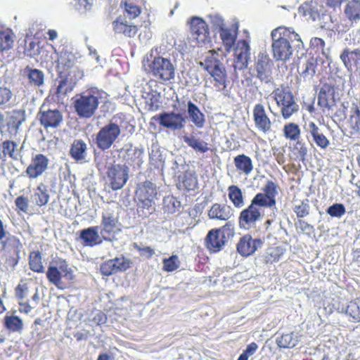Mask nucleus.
<instances>
[{
  "label": "nucleus",
  "instance_id": "nucleus-1",
  "mask_svg": "<svg viewBox=\"0 0 360 360\" xmlns=\"http://www.w3.org/2000/svg\"><path fill=\"white\" fill-rule=\"evenodd\" d=\"M271 50L274 58L276 61L288 62L292 58L293 49L292 44L297 41V45L303 46L298 34L289 28L279 27L271 32Z\"/></svg>",
  "mask_w": 360,
  "mask_h": 360
},
{
  "label": "nucleus",
  "instance_id": "nucleus-2",
  "mask_svg": "<svg viewBox=\"0 0 360 360\" xmlns=\"http://www.w3.org/2000/svg\"><path fill=\"white\" fill-rule=\"evenodd\" d=\"M101 99V93L91 89L77 95L74 101V108L80 118H91L96 112Z\"/></svg>",
  "mask_w": 360,
  "mask_h": 360
},
{
  "label": "nucleus",
  "instance_id": "nucleus-3",
  "mask_svg": "<svg viewBox=\"0 0 360 360\" xmlns=\"http://www.w3.org/2000/svg\"><path fill=\"white\" fill-rule=\"evenodd\" d=\"M199 65L213 77L214 86L219 90L226 88V70L224 64L217 58L216 52L210 51L205 59L199 62Z\"/></svg>",
  "mask_w": 360,
  "mask_h": 360
},
{
  "label": "nucleus",
  "instance_id": "nucleus-4",
  "mask_svg": "<svg viewBox=\"0 0 360 360\" xmlns=\"http://www.w3.org/2000/svg\"><path fill=\"white\" fill-rule=\"evenodd\" d=\"M274 63L266 53L260 52L257 56L253 68H250L251 75L257 78L262 84L268 87H274V82L272 76Z\"/></svg>",
  "mask_w": 360,
  "mask_h": 360
},
{
  "label": "nucleus",
  "instance_id": "nucleus-5",
  "mask_svg": "<svg viewBox=\"0 0 360 360\" xmlns=\"http://www.w3.org/2000/svg\"><path fill=\"white\" fill-rule=\"evenodd\" d=\"M264 208L266 207L253 198L250 205L240 213L238 217L239 227L245 230L255 228L256 224L262 220L264 215Z\"/></svg>",
  "mask_w": 360,
  "mask_h": 360
},
{
  "label": "nucleus",
  "instance_id": "nucleus-6",
  "mask_svg": "<svg viewBox=\"0 0 360 360\" xmlns=\"http://www.w3.org/2000/svg\"><path fill=\"white\" fill-rule=\"evenodd\" d=\"M149 72L162 82L174 79L176 67L172 60L162 56L155 57L148 64Z\"/></svg>",
  "mask_w": 360,
  "mask_h": 360
},
{
  "label": "nucleus",
  "instance_id": "nucleus-7",
  "mask_svg": "<svg viewBox=\"0 0 360 360\" xmlns=\"http://www.w3.org/2000/svg\"><path fill=\"white\" fill-rule=\"evenodd\" d=\"M121 127L113 120L102 127L96 135L95 143L101 150H108L120 137Z\"/></svg>",
  "mask_w": 360,
  "mask_h": 360
},
{
  "label": "nucleus",
  "instance_id": "nucleus-8",
  "mask_svg": "<svg viewBox=\"0 0 360 360\" xmlns=\"http://www.w3.org/2000/svg\"><path fill=\"white\" fill-rule=\"evenodd\" d=\"M234 235V228L231 223H226L221 229H212L207 233L205 242L207 248L212 252H218L224 245L228 238Z\"/></svg>",
  "mask_w": 360,
  "mask_h": 360
},
{
  "label": "nucleus",
  "instance_id": "nucleus-9",
  "mask_svg": "<svg viewBox=\"0 0 360 360\" xmlns=\"http://www.w3.org/2000/svg\"><path fill=\"white\" fill-rule=\"evenodd\" d=\"M273 96L285 119L291 117L299 109L292 92L286 88H277L273 93Z\"/></svg>",
  "mask_w": 360,
  "mask_h": 360
},
{
  "label": "nucleus",
  "instance_id": "nucleus-10",
  "mask_svg": "<svg viewBox=\"0 0 360 360\" xmlns=\"http://www.w3.org/2000/svg\"><path fill=\"white\" fill-rule=\"evenodd\" d=\"M129 167L125 165H112L107 172L110 187L116 191L121 189L129 178Z\"/></svg>",
  "mask_w": 360,
  "mask_h": 360
},
{
  "label": "nucleus",
  "instance_id": "nucleus-11",
  "mask_svg": "<svg viewBox=\"0 0 360 360\" xmlns=\"http://www.w3.org/2000/svg\"><path fill=\"white\" fill-rule=\"evenodd\" d=\"M158 120L162 127L173 131L181 130L186 124V117L183 114L174 111L160 113Z\"/></svg>",
  "mask_w": 360,
  "mask_h": 360
},
{
  "label": "nucleus",
  "instance_id": "nucleus-12",
  "mask_svg": "<svg viewBox=\"0 0 360 360\" xmlns=\"http://www.w3.org/2000/svg\"><path fill=\"white\" fill-rule=\"evenodd\" d=\"M118 217L113 213L105 211L102 214L99 227L100 234L105 240H110V237L119 229Z\"/></svg>",
  "mask_w": 360,
  "mask_h": 360
},
{
  "label": "nucleus",
  "instance_id": "nucleus-13",
  "mask_svg": "<svg viewBox=\"0 0 360 360\" xmlns=\"http://www.w3.org/2000/svg\"><path fill=\"white\" fill-rule=\"evenodd\" d=\"M252 117L255 128L259 131L268 134L271 131V121L262 103H257L254 106Z\"/></svg>",
  "mask_w": 360,
  "mask_h": 360
},
{
  "label": "nucleus",
  "instance_id": "nucleus-14",
  "mask_svg": "<svg viewBox=\"0 0 360 360\" xmlns=\"http://www.w3.org/2000/svg\"><path fill=\"white\" fill-rule=\"evenodd\" d=\"M263 240L259 238H252L250 234L241 237L237 244V251L243 257H248L260 248Z\"/></svg>",
  "mask_w": 360,
  "mask_h": 360
},
{
  "label": "nucleus",
  "instance_id": "nucleus-15",
  "mask_svg": "<svg viewBox=\"0 0 360 360\" xmlns=\"http://www.w3.org/2000/svg\"><path fill=\"white\" fill-rule=\"evenodd\" d=\"M342 15L352 27L360 24V0H348L344 6Z\"/></svg>",
  "mask_w": 360,
  "mask_h": 360
},
{
  "label": "nucleus",
  "instance_id": "nucleus-16",
  "mask_svg": "<svg viewBox=\"0 0 360 360\" xmlns=\"http://www.w3.org/2000/svg\"><path fill=\"white\" fill-rule=\"evenodd\" d=\"M191 37L199 44H205L209 39L206 22L200 18H193L191 21Z\"/></svg>",
  "mask_w": 360,
  "mask_h": 360
},
{
  "label": "nucleus",
  "instance_id": "nucleus-17",
  "mask_svg": "<svg viewBox=\"0 0 360 360\" xmlns=\"http://www.w3.org/2000/svg\"><path fill=\"white\" fill-rule=\"evenodd\" d=\"M277 186L271 181H268L262 188L263 193H257L254 198L258 200L266 207H272L276 205L275 197L277 195Z\"/></svg>",
  "mask_w": 360,
  "mask_h": 360
},
{
  "label": "nucleus",
  "instance_id": "nucleus-18",
  "mask_svg": "<svg viewBox=\"0 0 360 360\" xmlns=\"http://www.w3.org/2000/svg\"><path fill=\"white\" fill-rule=\"evenodd\" d=\"M41 124L46 129L56 128L63 122L62 113L58 110H40L38 113Z\"/></svg>",
  "mask_w": 360,
  "mask_h": 360
},
{
  "label": "nucleus",
  "instance_id": "nucleus-19",
  "mask_svg": "<svg viewBox=\"0 0 360 360\" xmlns=\"http://www.w3.org/2000/svg\"><path fill=\"white\" fill-rule=\"evenodd\" d=\"M22 76L27 80L28 84L34 89H40L44 86V72L39 69L26 66L22 70Z\"/></svg>",
  "mask_w": 360,
  "mask_h": 360
},
{
  "label": "nucleus",
  "instance_id": "nucleus-20",
  "mask_svg": "<svg viewBox=\"0 0 360 360\" xmlns=\"http://www.w3.org/2000/svg\"><path fill=\"white\" fill-rule=\"evenodd\" d=\"M48 164V158L42 154H38L32 159L26 172L30 178H37L46 169Z\"/></svg>",
  "mask_w": 360,
  "mask_h": 360
},
{
  "label": "nucleus",
  "instance_id": "nucleus-21",
  "mask_svg": "<svg viewBox=\"0 0 360 360\" xmlns=\"http://www.w3.org/2000/svg\"><path fill=\"white\" fill-rule=\"evenodd\" d=\"M76 61L75 55L68 51H63L58 58L57 72L58 74L70 75V69L73 68Z\"/></svg>",
  "mask_w": 360,
  "mask_h": 360
},
{
  "label": "nucleus",
  "instance_id": "nucleus-22",
  "mask_svg": "<svg viewBox=\"0 0 360 360\" xmlns=\"http://www.w3.org/2000/svg\"><path fill=\"white\" fill-rule=\"evenodd\" d=\"M335 90L330 85H323L318 94V105L323 109L330 110L335 104Z\"/></svg>",
  "mask_w": 360,
  "mask_h": 360
},
{
  "label": "nucleus",
  "instance_id": "nucleus-23",
  "mask_svg": "<svg viewBox=\"0 0 360 360\" xmlns=\"http://www.w3.org/2000/svg\"><path fill=\"white\" fill-rule=\"evenodd\" d=\"M232 215V208L226 204L214 203L208 212V216L211 219L227 221Z\"/></svg>",
  "mask_w": 360,
  "mask_h": 360
},
{
  "label": "nucleus",
  "instance_id": "nucleus-24",
  "mask_svg": "<svg viewBox=\"0 0 360 360\" xmlns=\"http://www.w3.org/2000/svg\"><path fill=\"white\" fill-rule=\"evenodd\" d=\"M98 226L89 227L80 231L79 238L84 245L93 247L101 243Z\"/></svg>",
  "mask_w": 360,
  "mask_h": 360
},
{
  "label": "nucleus",
  "instance_id": "nucleus-25",
  "mask_svg": "<svg viewBox=\"0 0 360 360\" xmlns=\"http://www.w3.org/2000/svg\"><path fill=\"white\" fill-rule=\"evenodd\" d=\"M307 131L310 134L315 143L321 148H326L330 141L323 134L321 129L313 122H310L306 127Z\"/></svg>",
  "mask_w": 360,
  "mask_h": 360
},
{
  "label": "nucleus",
  "instance_id": "nucleus-26",
  "mask_svg": "<svg viewBox=\"0 0 360 360\" xmlns=\"http://www.w3.org/2000/svg\"><path fill=\"white\" fill-rule=\"evenodd\" d=\"M340 58L346 69L351 70L353 65H360V49L350 50L346 48L342 51Z\"/></svg>",
  "mask_w": 360,
  "mask_h": 360
},
{
  "label": "nucleus",
  "instance_id": "nucleus-27",
  "mask_svg": "<svg viewBox=\"0 0 360 360\" xmlns=\"http://www.w3.org/2000/svg\"><path fill=\"white\" fill-rule=\"evenodd\" d=\"M70 155L77 162H86L87 156L86 143L81 139L75 140L70 146Z\"/></svg>",
  "mask_w": 360,
  "mask_h": 360
},
{
  "label": "nucleus",
  "instance_id": "nucleus-28",
  "mask_svg": "<svg viewBox=\"0 0 360 360\" xmlns=\"http://www.w3.org/2000/svg\"><path fill=\"white\" fill-rule=\"evenodd\" d=\"M187 113L191 122L198 129L204 127L205 116L200 111V108L192 101H189L187 104Z\"/></svg>",
  "mask_w": 360,
  "mask_h": 360
},
{
  "label": "nucleus",
  "instance_id": "nucleus-29",
  "mask_svg": "<svg viewBox=\"0 0 360 360\" xmlns=\"http://www.w3.org/2000/svg\"><path fill=\"white\" fill-rule=\"evenodd\" d=\"M113 30L116 33L123 34L126 37H134L137 32V28L135 25L128 24L126 20L122 17L117 18L112 22Z\"/></svg>",
  "mask_w": 360,
  "mask_h": 360
},
{
  "label": "nucleus",
  "instance_id": "nucleus-30",
  "mask_svg": "<svg viewBox=\"0 0 360 360\" xmlns=\"http://www.w3.org/2000/svg\"><path fill=\"white\" fill-rule=\"evenodd\" d=\"M136 195L139 199L155 200L157 196L156 186L149 181L142 182L138 185Z\"/></svg>",
  "mask_w": 360,
  "mask_h": 360
},
{
  "label": "nucleus",
  "instance_id": "nucleus-31",
  "mask_svg": "<svg viewBox=\"0 0 360 360\" xmlns=\"http://www.w3.org/2000/svg\"><path fill=\"white\" fill-rule=\"evenodd\" d=\"M26 116L24 110H15L8 112L6 124L9 129L17 131L20 126L25 121Z\"/></svg>",
  "mask_w": 360,
  "mask_h": 360
},
{
  "label": "nucleus",
  "instance_id": "nucleus-32",
  "mask_svg": "<svg viewBox=\"0 0 360 360\" xmlns=\"http://www.w3.org/2000/svg\"><path fill=\"white\" fill-rule=\"evenodd\" d=\"M59 81L56 89V95L58 97L65 96L68 93L72 91L75 86V82H73L70 75L68 74H58Z\"/></svg>",
  "mask_w": 360,
  "mask_h": 360
},
{
  "label": "nucleus",
  "instance_id": "nucleus-33",
  "mask_svg": "<svg viewBox=\"0 0 360 360\" xmlns=\"http://www.w3.org/2000/svg\"><path fill=\"white\" fill-rule=\"evenodd\" d=\"M184 141L195 152L205 153L210 149L208 143L196 137L193 134L183 137Z\"/></svg>",
  "mask_w": 360,
  "mask_h": 360
},
{
  "label": "nucleus",
  "instance_id": "nucleus-34",
  "mask_svg": "<svg viewBox=\"0 0 360 360\" xmlns=\"http://www.w3.org/2000/svg\"><path fill=\"white\" fill-rule=\"evenodd\" d=\"M31 200L39 207L46 205L49 200L47 186L40 184L32 195Z\"/></svg>",
  "mask_w": 360,
  "mask_h": 360
},
{
  "label": "nucleus",
  "instance_id": "nucleus-35",
  "mask_svg": "<svg viewBox=\"0 0 360 360\" xmlns=\"http://www.w3.org/2000/svg\"><path fill=\"white\" fill-rule=\"evenodd\" d=\"M317 67V60L314 57L307 59L305 63L302 65V71L300 72V77L304 81H311L316 74Z\"/></svg>",
  "mask_w": 360,
  "mask_h": 360
},
{
  "label": "nucleus",
  "instance_id": "nucleus-36",
  "mask_svg": "<svg viewBox=\"0 0 360 360\" xmlns=\"http://www.w3.org/2000/svg\"><path fill=\"white\" fill-rule=\"evenodd\" d=\"M236 167L245 174H249L253 169L252 162L250 158L242 154L234 158Z\"/></svg>",
  "mask_w": 360,
  "mask_h": 360
},
{
  "label": "nucleus",
  "instance_id": "nucleus-37",
  "mask_svg": "<svg viewBox=\"0 0 360 360\" xmlns=\"http://www.w3.org/2000/svg\"><path fill=\"white\" fill-rule=\"evenodd\" d=\"M14 34L11 30L0 31V52L11 49L14 43Z\"/></svg>",
  "mask_w": 360,
  "mask_h": 360
},
{
  "label": "nucleus",
  "instance_id": "nucleus-38",
  "mask_svg": "<svg viewBox=\"0 0 360 360\" xmlns=\"http://www.w3.org/2000/svg\"><path fill=\"white\" fill-rule=\"evenodd\" d=\"M228 193L229 200L232 202L236 207L241 208L244 206L245 202L243 193L238 186L234 185L229 186Z\"/></svg>",
  "mask_w": 360,
  "mask_h": 360
},
{
  "label": "nucleus",
  "instance_id": "nucleus-39",
  "mask_svg": "<svg viewBox=\"0 0 360 360\" xmlns=\"http://www.w3.org/2000/svg\"><path fill=\"white\" fill-rule=\"evenodd\" d=\"M299 342L298 337L294 333L283 334L276 339V343L279 347L292 348Z\"/></svg>",
  "mask_w": 360,
  "mask_h": 360
},
{
  "label": "nucleus",
  "instance_id": "nucleus-40",
  "mask_svg": "<svg viewBox=\"0 0 360 360\" xmlns=\"http://www.w3.org/2000/svg\"><path fill=\"white\" fill-rule=\"evenodd\" d=\"M139 202L137 206V213L139 217L146 218L153 213L155 210L154 200L139 199Z\"/></svg>",
  "mask_w": 360,
  "mask_h": 360
},
{
  "label": "nucleus",
  "instance_id": "nucleus-41",
  "mask_svg": "<svg viewBox=\"0 0 360 360\" xmlns=\"http://www.w3.org/2000/svg\"><path fill=\"white\" fill-rule=\"evenodd\" d=\"M249 44L245 41L241 40L237 43V46L235 51V55L236 60L242 61H249L250 57Z\"/></svg>",
  "mask_w": 360,
  "mask_h": 360
},
{
  "label": "nucleus",
  "instance_id": "nucleus-42",
  "mask_svg": "<svg viewBox=\"0 0 360 360\" xmlns=\"http://www.w3.org/2000/svg\"><path fill=\"white\" fill-rule=\"evenodd\" d=\"M4 326L11 332H20L22 329L23 323L17 316L6 315L4 317Z\"/></svg>",
  "mask_w": 360,
  "mask_h": 360
},
{
  "label": "nucleus",
  "instance_id": "nucleus-43",
  "mask_svg": "<svg viewBox=\"0 0 360 360\" xmlns=\"http://www.w3.org/2000/svg\"><path fill=\"white\" fill-rule=\"evenodd\" d=\"M299 13L304 16H308L312 20H316L319 16L316 4L314 2H305L299 8Z\"/></svg>",
  "mask_w": 360,
  "mask_h": 360
},
{
  "label": "nucleus",
  "instance_id": "nucleus-44",
  "mask_svg": "<svg viewBox=\"0 0 360 360\" xmlns=\"http://www.w3.org/2000/svg\"><path fill=\"white\" fill-rule=\"evenodd\" d=\"M350 112L348 120L349 128L352 130V133L358 134L360 132V107L352 108Z\"/></svg>",
  "mask_w": 360,
  "mask_h": 360
},
{
  "label": "nucleus",
  "instance_id": "nucleus-45",
  "mask_svg": "<svg viewBox=\"0 0 360 360\" xmlns=\"http://www.w3.org/2000/svg\"><path fill=\"white\" fill-rule=\"evenodd\" d=\"M219 33L223 44L226 46V50L229 51L235 44L236 34L231 30L224 27L219 30Z\"/></svg>",
  "mask_w": 360,
  "mask_h": 360
},
{
  "label": "nucleus",
  "instance_id": "nucleus-46",
  "mask_svg": "<svg viewBox=\"0 0 360 360\" xmlns=\"http://www.w3.org/2000/svg\"><path fill=\"white\" fill-rule=\"evenodd\" d=\"M143 154V150L138 148H134L132 146H130L129 148H127L125 150V156L124 159L127 161H132L136 162V164L138 166H140L142 163L141 160V156Z\"/></svg>",
  "mask_w": 360,
  "mask_h": 360
},
{
  "label": "nucleus",
  "instance_id": "nucleus-47",
  "mask_svg": "<svg viewBox=\"0 0 360 360\" xmlns=\"http://www.w3.org/2000/svg\"><path fill=\"white\" fill-rule=\"evenodd\" d=\"M181 202L174 196H167L163 199V209L165 212L173 214L178 211Z\"/></svg>",
  "mask_w": 360,
  "mask_h": 360
},
{
  "label": "nucleus",
  "instance_id": "nucleus-48",
  "mask_svg": "<svg viewBox=\"0 0 360 360\" xmlns=\"http://www.w3.org/2000/svg\"><path fill=\"white\" fill-rule=\"evenodd\" d=\"M346 313L355 321H360V297H358L348 304Z\"/></svg>",
  "mask_w": 360,
  "mask_h": 360
},
{
  "label": "nucleus",
  "instance_id": "nucleus-49",
  "mask_svg": "<svg viewBox=\"0 0 360 360\" xmlns=\"http://www.w3.org/2000/svg\"><path fill=\"white\" fill-rule=\"evenodd\" d=\"M182 185L187 191H194L198 187V180L195 173L186 172L182 179Z\"/></svg>",
  "mask_w": 360,
  "mask_h": 360
},
{
  "label": "nucleus",
  "instance_id": "nucleus-50",
  "mask_svg": "<svg viewBox=\"0 0 360 360\" xmlns=\"http://www.w3.org/2000/svg\"><path fill=\"white\" fill-rule=\"evenodd\" d=\"M29 264L32 271L36 272H43L44 266L39 252H32L30 253Z\"/></svg>",
  "mask_w": 360,
  "mask_h": 360
},
{
  "label": "nucleus",
  "instance_id": "nucleus-51",
  "mask_svg": "<svg viewBox=\"0 0 360 360\" xmlns=\"http://www.w3.org/2000/svg\"><path fill=\"white\" fill-rule=\"evenodd\" d=\"M162 263L163 270L167 272L175 271L180 266V260L176 255L164 259Z\"/></svg>",
  "mask_w": 360,
  "mask_h": 360
},
{
  "label": "nucleus",
  "instance_id": "nucleus-52",
  "mask_svg": "<svg viewBox=\"0 0 360 360\" xmlns=\"http://www.w3.org/2000/svg\"><path fill=\"white\" fill-rule=\"evenodd\" d=\"M309 200L305 199L304 200L299 202L297 205H295L293 210L297 217L304 218L309 214Z\"/></svg>",
  "mask_w": 360,
  "mask_h": 360
},
{
  "label": "nucleus",
  "instance_id": "nucleus-53",
  "mask_svg": "<svg viewBox=\"0 0 360 360\" xmlns=\"http://www.w3.org/2000/svg\"><path fill=\"white\" fill-rule=\"evenodd\" d=\"M283 131L285 137L291 140H297L300 134L299 126L295 123L285 125Z\"/></svg>",
  "mask_w": 360,
  "mask_h": 360
},
{
  "label": "nucleus",
  "instance_id": "nucleus-54",
  "mask_svg": "<svg viewBox=\"0 0 360 360\" xmlns=\"http://www.w3.org/2000/svg\"><path fill=\"white\" fill-rule=\"evenodd\" d=\"M46 276L50 282L56 285L57 287H59L61 283V271L57 267L55 266H49Z\"/></svg>",
  "mask_w": 360,
  "mask_h": 360
},
{
  "label": "nucleus",
  "instance_id": "nucleus-55",
  "mask_svg": "<svg viewBox=\"0 0 360 360\" xmlns=\"http://www.w3.org/2000/svg\"><path fill=\"white\" fill-rule=\"evenodd\" d=\"M16 144L13 141H6L2 144L3 155L6 157L7 155L13 159H18V154L15 153V149Z\"/></svg>",
  "mask_w": 360,
  "mask_h": 360
},
{
  "label": "nucleus",
  "instance_id": "nucleus-56",
  "mask_svg": "<svg viewBox=\"0 0 360 360\" xmlns=\"http://www.w3.org/2000/svg\"><path fill=\"white\" fill-rule=\"evenodd\" d=\"M100 271L103 275L107 276L118 272L116 268V264L112 262V259H109L101 264L100 266Z\"/></svg>",
  "mask_w": 360,
  "mask_h": 360
},
{
  "label": "nucleus",
  "instance_id": "nucleus-57",
  "mask_svg": "<svg viewBox=\"0 0 360 360\" xmlns=\"http://www.w3.org/2000/svg\"><path fill=\"white\" fill-rule=\"evenodd\" d=\"M326 212L333 217H341L345 213V207L342 204L335 203L330 206Z\"/></svg>",
  "mask_w": 360,
  "mask_h": 360
},
{
  "label": "nucleus",
  "instance_id": "nucleus-58",
  "mask_svg": "<svg viewBox=\"0 0 360 360\" xmlns=\"http://www.w3.org/2000/svg\"><path fill=\"white\" fill-rule=\"evenodd\" d=\"M112 261L115 264H116V268L118 272L126 271L131 264V261L124 257H115V259H112Z\"/></svg>",
  "mask_w": 360,
  "mask_h": 360
},
{
  "label": "nucleus",
  "instance_id": "nucleus-59",
  "mask_svg": "<svg viewBox=\"0 0 360 360\" xmlns=\"http://www.w3.org/2000/svg\"><path fill=\"white\" fill-rule=\"evenodd\" d=\"M124 10L131 19H134L139 15L141 10L139 6L133 3H124Z\"/></svg>",
  "mask_w": 360,
  "mask_h": 360
},
{
  "label": "nucleus",
  "instance_id": "nucleus-60",
  "mask_svg": "<svg viewBox=\"0 0 360 360\" xmlns=\"http://www.w3.org/2000/svg\"><path fill=\"white\" fill-rule=\"evenodd\" d=\"M258 349V345L255 342L248 345L243 352L239 356L238 360H248V358L252 356Z\"/></svg>",
  "mask_w": 360,
  "mask_h": 360
},
{
  "label": "nucleus",
  "instance_id": "nucleus-61",
  "mask_svg": "<svg viewBox=\"0 0 360 360\" xmlns=\"http://www.w3.org/2000/svg\"><path fill=\"white\" fill-rule=\"evenodd\" d=\"M57 268L61 271V276L67 280H72L73 278L72 271L68 267V264L65 261L60 262Z\"/></svg>",
  "mask_w": 360,
  "mask_h": 360
},
{
  "label": "nucleus",
  "instance_id": "nucleus-62",
  "mask_svg": "<svg viewBox=\"0 0 360 360\" xmlns=\"http://www.w3.org/2000/svg\"><path fill=\"white\" fill-rule=\"evenodd\" d=\"M208 18L210 23L216 30L218 29L219 31L220 30L224 27V19L219 15H210Z\"/></svg>",
  "mask_w": 360,
  "mask_h": 360
},
{
  "label": "nucleus",
  "instance_id": "nucleus-63",
  "mask_svg": "<svg viewBox=\"0 0 360 360\" xmlns=\"http://www.w3.org/2000/svg\"><path fill=\"white\" fill-rule=\"evenodd\" d=\"M11 91L6 87H0V106L7 103L12 98Z\"/></svg>",
  "mask_w": 360,
  "mask_h": 360
},
{
  "label": "nucleus",
  "instance_id": "nucleus-64",
  "mask_svg": "<svg viewBox=\"0 0 360 360\" xmlns=\"http://www.w3.org/2000/svg\"><path fill=\"white\" fill-rule=\"evenodd\" d=\"M16 207L22 212H27L29 207L28 199L22 195L18 196L15 200Z\"/></svg>",
  "mask_w": 360,
  "mask_h": 360
}]
</instances>
